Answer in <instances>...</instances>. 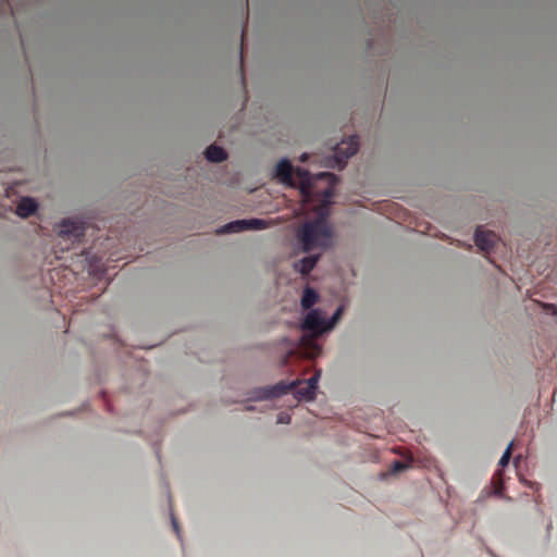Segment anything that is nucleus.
Returning <instances> with one entry per match:
<instances>
[{"instance_id": "obj_1", "label": "nucleus", "mask_w": 557, "mask_h": 557, "mask_svg": "<svg viewBox=\"0 0 557 557\" xmlns=\"http://www.w3.org/2000/svg\"><path fill=\"white\" fill-rule=\"evenodd\" d=\"M301 326L304 331H309L311 334L301 337L300 352L305 358L314 359L322 351L315 338L323 332L330 330L327 321L321 317L319 310H311L307 313Z\"/></svg>"}, {"instance_id": "obj_2", "label": "nucleus", "mask_w": 557, "mask_h": 557, "mask_svg": "<svg viewBox=\"0 0 557 557\" xmlns=\"http://www.w3.org/2000/svg\"><path fill=\"white\" fill-rule=\"evenodd\" d=\"M298 237L304 250L310 251L315 247H326L332 237V230L325 219L319 218L306 222L299 231Z\"/></svg>"}, {"instance_id": "obj_3", "label": "nucleus", "mask_w": 557, "mask_h": 557, "mask_svg": "<svg viewBox=\"0 0 557 557\" xmlns=\"http://www.w3.org/2000/svg\"><path fill=\"white\" fill-rule=\"evenodd\" d=\"M301 384H302V382L297 381V382H293L288 385H286L284 383H280L274 386L267 387L262 391V395L260 396V398H265V399L275 398L283 394H286L288 391L295 389V394L299 399L312 400L314 397H309V396L305 395V393L307 392L306 385L299 386Z\"/></svg>"}, {"instance_id": "obj_4", "label": "nucleus", "mask_w": 557, "mask_h": 557, "mask_svg": "<svg viewBox=\"0 0 557 557\" xmlns=\"http://www.w3.org/2000/svg\"><path fill=\"white\" fill-rule=\"evenodd\" d=\"M269 223L262 219H248V220H236L222 226L218 233H240L248 230H263L267 228Z\"/></svg>"}, {"instance_id": "obj_5", "label": "nucleus", "mask_w": 557, "mask_h": 557, "mask_svg": "<svg viewBox=\"0 0 557 557\" xmlns=\"http://www.w3.org/2000/svg\"><path fill=\"white\" fill-rule=\"evenodd\" d=\"M358 149L359 140L356 136H351L347 141H342L335 151L336 162L339 164V168L344 166L346 161L357 153Z\"/></svg>"}, {"instance_id": "obj_6", "label": "nucleus", "mask_w": 557, "mask_h": 557, "mask_svg": "<svg viewBox=\"0 0 557 557\" xmlns=\"http://www.w3.org/2000/svg\"><path fill=\"white\" fill-rule=\"evenodd\" d=\"M498 240V236L492 231H484L480 227L474 233V243L483 251H491Z\"/></svg>"}, {"instance_id": "obj_7", "label": "nucleus", "mask_w": 557, "mask_h": 557, "mask_svg": "<svg viewBox=\"0 0 557 557\" xmlns=\"http://www.w3.org/2000/svg\"><path fill=\"white\" fill-rule=\"evenodd\" d=\"M59 235L76 240L84 236V227L79 222L64 220L60 224Z\"/></svg>"}, {"instance_id": "obj_8", "label": "nucleus", "mask_w": 557, "mask_h": 557, "mask_svg": "<svg viewBox=\"0 0 557 557\" xmlns=\"http://www.w3.org/2000/svg\"><path fill=\"white\" fill-rule=\"evenodd\" d=\"M293 165L290 162L286 159L281 160L275 169V175L278 177V180L285 184H292V176H293Z\"/></svg>"}, {"instance_id": "obj_9", "label": "nucleus", "mask_w": 557, "mask_h": 557, "mask_svg": "<svg viewBox=\"0 0 557 557\" xmlns=\"http://www.w3.org/2000/svg\"><path fill=\"white\" fill-rule=\"evenodd\" d=\"M37 209V202L29 197H24L20 200L16 207V214L21 218H28L35 213Z\"/></svg>"}, {"instance_id": "obj_10", "label": "nucleus", "mask_w": 557, "mask_h": 557, "mask_svg": "<svg viewBox=\"0 0 557 557\" xmlns=\"http://www.w3.org/2000/svg\"><path fill=\"white\" fill-rule=\"evenodd\" d=\"M318 256L305 257L301 260L295 262L294 268L297 272L301 273L302 275H307L314 268V265L318 262Z\"/></svg>"}, {"instance_id": "obj_11", "label": "nucleus", "mask_w": 557, "mask_h": 557, "mask_svg": "<svg viewBox=\"0 0 557 557\" xmlns=\"http://www.w3.org/2000/svg\"><path fill=\"white\" fill-rule=\"evenodd\" d=\"M205 154L207 160L211 162H222L227 158V153L225 152V150L216 145L209 146L206 149Z\"/></svg>"}, {"instance_id": "obj_12", "label": "nucleus", "mask_w": 557, "mask_h": 557, "mask_svg": "<svg viewBox=\"0 0 557 557\" xmlns=\"http://www.w3.org/2000/svg\"><path fill=\"white\" fill-rule=\"evenodd\" d=\"M318 300V294L311 289L310 287H307L304 290L302 297H301V306L304 309H310Z\"/></svg>"}, {"instance_id": "obj_13", "label": "nucleus", "mask_w": 557, "mask_h": 557, "mask_svg": "<svg viewBox=\"0 0 557 557\" xmlns=\"http://www.w3.org/2000/svg\"><path fill=\"white\" fill-rule=\"evenodd\" d=\"M296 174H297V176L301 181V191L304 194H308L309 189L311 187V174H310V172L305 170V169L298 168L296 170Z\"/></svg>"}, {"instance_id": "obj_14", "label": "nucleus", "mask_w": 557, "mask_h": 557, "mask_svg": "<svg viewBox=\"0 0 557 557\" xmlns=\"http://www.w3.org/2000/svg\"><path fill=\"white\" fill-rule=\"evenodd\" d=\"M320 379V371L315 372L314 375H312L310 379H308L306 383V393L305 395L309 397H314L315 389L318 387V381Z\"/></svg>"}, {"instance_id": "obj_15", "label": "nucleus", "mask_w": 557, "mask_h": 557, "mask_svg": "<svg viewBox=\"0 0 557 557\" xmlns=\"http://www.w3.org/2000/svg\"><path fill=\"white\" fill-rule=\"evenodd\" d=\"M512 447H513V442H511L508 445V447L506 448V450L504 451V454L498 462L499 467L504 468L509 463V460L511 458Z\"/></svg>"}, {"instance_id": "obj_16", "label": "nucleus", "mask_w": 557, "mask_h": 557, "mask_svg": "<svg viewBox=\"0 0 557 557\" xmlns=\"http://www.w3.org/2000/svg\"><path fill=\"white\" fill-rule=\"evenodd\" d=\"M342 313H343V307H338L336 309V311L334 312V314L332 315V318L327 321V326L330 327V330L333 329V326L337 323Z\"/></svg>"}, {"instance_id": "obj_17", "label": "nucleus", "mask_w": 557, "mask_h": 557, "mask_svg": "<svg viewBox=\"0 0 557 557\" xmlns=\"http://www.w3.org/2000/svg\"><path fill=\"white\" fill-rule=\"evenodd\" d=\"M407 468V465L403 461L396 460L393 463L392 470L394 473L400 472Z\"/></svg>"}, {"instance_id": "obj_18", "label": "nucleus", "mask_w": 557, "mask_h": 557, "mask_svg": "<svg viewBox=\"0 0 557 557\" xmlns=\"http://www.w3.org/2000/svg\"><path fill=\"white\" fill-rule=\"evenodd\" d=\"M277 423H281V424H288L290 422V417L288 413H285V412H281L277 417Z\"/></svg>"}, {"instance_id": "obj_19", "label": "nucleus", "mask_w": 557, "mask_h": 557, "mask_svg": "<svg viewBox=\"0 0 557 557\" xmlns=\"http://www.w3.org/2000/svg\"><path fill=\"white\" fill-rule=\"evenodd\" d=\"M172 525H173V529L176 532L177 536H180L178 523H177L176 519L173 516H172Z\"/></svg>"}, {"instance_id": "obj_20", "label": "nucleus", "mask_w": 557, "mask_h": 557, "mask_svg": "<svg viewBox=\"0 0 557 557\" xmlns=\"http://www.w3.org/2000/svg\"><path fill=\"white\" fill-rule=\"evenodd\" d=\"M319 177H324V178H329V180H334L335 178V175L332 174V173H321L319 175Z\"/></svg>"}, {"instance_id": "obj_21", "label": "nucleus", "mask_w": 557, "mask_h": 557, "mask_svg": "<svg viewBox=\"0 0 557 557\" xmlns=\"http://www.w3.org/2000/svg\"><path fill=\"white\" fill-rule=\"evenodd\" d=\"M308 159H309V154H308V153H302V154L300 156V158H299V160H300L301 162H306V161H308Z\"/></svg>"}, {"instance_id": "obj_22", "label": "nucleus", "mask_w": 557, "mask_h": 557, "mask_svg": "<svg viewBox=\"0 0 557 557\" xmlns=\"http://www.w3.org/2000/svg\"><path fill=\"white\" fill-rule=\"evenodd\" d=\"M242 4L245 3V5H242V11L248 13V1L240 2Z\"/></svg>"}, {"instance_id": "obj_23", "label": "nucleus", "mask_w": 557, "mask_h": 557, "mask_svg": "<svg viewBox=\"0 0 557 557\" xmlns=\"http://www.w3.org/2000/svg\"><path fill=\"white\" fill-rule=\"evenodd\" d=\"M502 486H503L502 482H499V484H497V485L495 486V493H496V494H500V493H502Z\"/></svg>"}, {"instance_id": "obj_24", "label": "nucleus", "mask_w": 557, "mask_h": 557, "mask_svg": "<svg viewBox=\"0 0 557 557\" xmlns=\"http://www.w3.org/2000/svg\"><path fill=\"white\" fill-rule=\"evenodd\" d=\"M502 475V470H498L495 475H494V480H496L497 476H500Z\"/></svg>"}, {"instance_id": "obj_25", "label": "nucleus", "mask_w": 557, "mask_h": 557, "mask_svg": "<svg viewBox=\"0 0 557 557\" xmlns=\"http://www.w3.org/2000/svg\"><path fill=\"white\" fill-rule=\"evenodd\" d=\"M332 191L331 189L325 190V196H331Z\"/></svg>"}, {"instance_id": "obj_26", "label": "nucleus", "mask_w": 557, "mask_h": 557, "mask_svg": "<svg viewBox=\"0 0 557 557\" xmlns=\"http://www.w3.org/2000/svg\"><path fill=\"white\" fill-rule=\"evenodd\" d=\"M555 313H557V311Z\"/></svg>"}]
</instances>
